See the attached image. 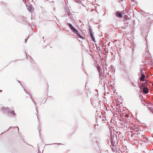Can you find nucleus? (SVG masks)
<instances>
[{"mask_svg":"<svg viewBox=\"0 0 153 153\" xmlns=\"http://www.w3.org/2000/svg\"><path fill=\"white\" fill-rule=\"evenodd\" d=\"M22 1L24 2V0H22Z\"/></svg>","mask_w":153,"mask_h":153,"instance_id":"31","label":"nucleus"},{"mask_svg":"<svg viewBox=\"0 0 153 153\" xmlns=\"http://www.w3.org/2000/svg\"><path fill=\"white\" fill-rule=\"evenodd\" d=\"M55 9V7H54V10Z\"/></svg>","mask_w":153,"mask_h":153,"instance_id":"28","label":"nucleus"},{"mask_svg":"<svg viewBox=\"0 0 153 153\" xmlns=\"http://www.w3.org/2000/svg\"><path fill=\"white\" fill-rule=\"evenodd\" d=\"M43 39H44V37H43L42 38Z\"/></svg>","mask_w":153,"mask_h":153,"instance_id":"32","label":"nucleus"},{"mask_svg":"<svg viewBox=\"0 0 153 153\" xmlns=\"http://www.w3.org/2000/svg\"><path fill=\"white\" fill-rule=\"evenodd\" d=\"M18 82H19V83H20V81H18Z\"/></svg>","mask_w":153,"mask_h":153,"instance_id":"26","label":"nucleus"},{"mask_svg":"<svg viewBox=\"0 0 153 153\" xmlns=\"http://www.w3.org/2000/svg\"><path fill=\"white\" fill-rule=\"evenodd\" d=\"M139 82V80H137V82Z\"/></svg>","mask_w":153,"mask_h":153,"instance_id":"27","label":"nucleus"},{"mask_svg":"<svg viewBox=\"0 0 153 153\" xmlns=\"http://www.w3.org/2000/svg\"><path fill=\"white\" fill-rule=\"evenodd\" d=\"M67 25L68 26L71 30L74 32V31L77 32L76 29L70 23H67Z\"/></svg>","mask_w":153,"mask_h":153,"instance_id":"1","label":"nucleus"},{"mask_svg":"<svg viewBox=\"0 0 153 153\" xmlns=\"http://www.w3.org/2000/svg\"><path fill=\"white\" fill-rule=\"evenodd\" d=\"M89 30L90 33H92L91 27L90 26L89 27Z\"/></svg>","mask_w":153,"mask_h":153,"instance_id":"14","label":"nucleus"},{"mask_svg":"<svg viewBox=\"0 0 153 153\" xmlns=\"http://www.w3.org/2000/svg\"><path fill=\"white\" fill-rule=\"evenodd\" d=\"M54 2L53 1H51V3H52V6L54 7Z\"/></svg>","mask_w":153,"mask_h":153,"instance_id":"18","label":"nucleus"},{"mask_svg":"<svg viewBox=\"0 0 153 153\" xmlns=\"http://www.w3.org/2000/svg\"><path fill=\"white\" fill-rule=\"evenodd\" d=\"M90 33V35L92 39V41L95 42V38L93 34L92 33Z\"/></svg>","mask_w":153,"mask_h":153,"instance_id":"8","label":"nucleus"},{"mask_svg":"<svg viewBox=\"0 0 153 153\" xmlns=\"http://www.w3.org/2000/svg\"><path fill=\"white\" fill-rule=\"evenodd\" d=\"M145 75L143 74L142 73L141 76L140 78V81H144L146 80H145L144 79V78L145 77Z\"/></svg>","mask_w":153,"mask_h":153,"instance_id":"5","label":"nucleus"},{"mask_svg":"<svg viewBox=\"0 0 153 153\" xmlns=\"http://www.w3.org/2000/svg\"><path fill=\"white\" fill-rule=\"evenodd\" d=\"M17 128H18V131H19V127H17Z\"/></svg>","mask_w":153,"mask_h":153,"instance_id":"24","label":"nucleus"},{"mask_svg":"<svg viewBox=\"0 0 153 153\" xmlns=\"http://www.w3.org/2000/svg\"><path fill=\"white\" fill-rule=\"evenodd\" d=\"M76 31H77V32L74 31V33L76 35H77V36L79 38L84 39V38L82 36L80 35L78 31L77 30H76Z\"/></svg>","mask_w":153,"mask_h":153,"instance_id":"4","label":"nucleus"},{"mask_svg":"<svg viewBox=\"0 0 153 153\" xmlns=\"http://www.w3.org/2000/svg\"><path fill=\"white\" fill-rule=\"evenodd\" d=\"M97 69L99 73L100 76L101 74V73L102 72V70L101 69L100 67V66H98L97 67Z\"/></svg>","mask_w":153,"mask_h":153,"instance_id":"9","label":"nucleus"},{"mask_svg":"<svg viewBox=\"0 0 153 153\" xmlns=\"http://www.w3.org/2000/svg\"><path fill=\"white\" fill-rule=\"evenodd\" d=\"M130 81L131 82V83L132 86L134 87H136V86L135 85V83L134 82L133 80L132 79L130 80Z\"/></svg>","mask_w":153,"mask_h":153,"instance_id":"11","label":"nucleus"},{"mask_svg":"<svg viewBox=\"0 0 153 153\" xmlns=\"http://www.w3.org/2000/svg\"><path fill=\"white\" fill-rule=\"evenodd\" d=\"M146 83H142L141 84V86L142 87H146L145 86Z\"/></svg>","mask_w":153,"mask_h":153,"instance_id":"15","label":"nucleus"},{"mask_svg":"<svg viewBox=\"0 0 153 153\" xmlns=\"http://www.w3.org/2000/svg\"><path fill=\"white\" fill-rule=\"evenodd\" d=\"M114 68L113 67L111 66L110 68V70L108 71V74H109V73H111L112 72V71L113 70Z\"/></svg>","mask_w":153,"mask_h":153,"instance_id":"12","label":"nucleus"},{"mask_svg":"<svg viewBox=\"0 0 153 153\" xmlns=\"http://www.w3.org/2000/svg\"><path fill=\"white\" fill-rule=\"evenodd\" d=\"M28 56H29L30 57V56L29 55H28Z\"/></svg>","mask_w":153,"mask_h":153,"instance_id":"29","label":"nucleus"},{"mask_svg":"<svg viewBox=\"0 0 153 153\" xmlns=\"http://www.w3.org/2000/svg\"><path fill=\"white\" fill-rule=\"evenodd\" d=\"M10 114H15V112L13 111H10Z\"/></svg>","mask_w":153,"mask_h":153,"instance_id":"17","label":"nucleus"},{"mask_svg":"<svg viewBox=\"0 0 153 153\" xmlns=\"http://www.w3.org/2000/svg\"><path fill=\"white\" fill-rule=\"evenodd\" d=\"M96 46H97V49L98 51H101V48H100V47H97V46L96 45V44H95Z\"/></svg>","mask_w":153,"mask_h":153,"instance_id":"16","label":"nucleus"},{"mask_svg":"<svg viewBox=\"0 0 153 153\" xmlns=\"http://www.w3.org/2000/svg\"><path fill=\"white\" fill-rule=\"evenodd\" d=\"M24 90L25 91V92L27 94H28L30 96V98L32 100V97H31V94L30 93H29V92H27L26 90H25V88H24Z\"/></svg>","mask_w":153,"mask_h":153,"instance_id":"13","label":"nucleus"},{"mask_svg":"<svg viewBox=\"0 0 153 153\" xmlns=\"http://www.w3.org/2000/svg\"><path fill=\"white\" fill-rule=\"evenodd\" d=\"M21 85L23 87L22 85L21 84Z\"/></svg>","mask_w":153,"mask_h":153,"instance_id":"30","label":"nucleus"},{"mask_svg":"<svg viewBox=\"0 0 153 153\" xmlns=\"http://www.w3.org/2000/svg\"><path fill=\"white\" fill-rule=\"evenodd\" d=\"M32 101H33L34 102V103L35 105V102H34V101L33 100H32Z\"/></svg>","mask_w":153,"mask_h":153,"instance_id":"23","label":"nucleus"},{"mask_svg":"<svg viewBox=\"0 0 153 153\" xmlns=\"http://www.w3.org/2000/svg\"><path fill=\"white\" fill-rule=\"evenodd\" d=\"M28 10L30 12H32L33 11V7L31 5H30L28 7Z\"/></svg>","mask_w":153,"mask_h":153,"instance_id":"6","label":"nucleus"},{"mask_svg":"<svg viewBox=\"0 0 153 153\" xmlns=\"http://www.w3.org/2000/svg\"><path fill=\"white\" fill-rule=\"evenodd\" d=\"M124 25L127 26V27H128V24L127 23H124Z\"/></svg>","mask_w":153,"mask_h":153,"instance_id":"19","label":"nucleus"},{"mask_svg":"<svg viewBox=\"0 0 153 153\" xmlns=\"http://www.w3.org/2000/svg\"><path fill=\"white\" fill-rule=\"evenodd\" d=\"M152 113H153V111H152Z\"/></svg>","mask_w":153,"mask_h":153,"instance_id":"33","label":"nucleus"},{"mask_svg":"<svg viewBox=\"0 0 153 153\" xmlns=\"http://www.w3.org/2000/svg\"><path fill=\"white\" fill-rule=\"evenodd\" d=\"M124 19L126 20H128L129 19V18L128 17V16L127 15H125L124 16Z\"/></svg>","mask_w":153,"mask_h":153,"instance_id":"10","label":"nucleus"},{"mask_svg":"<svg viewBox=\"0 0 153 153\" xmlns=\"http://www.w3.org/2000/svg\"><path fill=\"white\" fill-rule=\"evenodd\" d=\"M140 72H141V75L142 74H142H144V73H143V70L142 69H141L140 70Z\"/></svg>","mask_w":153,"mask_h":153,"instance_id":"20","label":"nucleus"},{"mask_svg":"<svg viewBox=\"0 0 153 153\" xmlns=\"http://www.w3.org/2000/svg\"><path fill=\"white\" fill-rule=\"evenodd\" d=\"M27 40V39H25V43H26Z\"/></svg>","mask_w":153,"mask_h":153,"instance_id":"22","label":"nucleus"},{"mask_svg":"<svg viewBox=\"0 0 153 153\" xmlns=\"http://www.w3.org/2000/svg\"><path fill=\"white\" fill-rule=\"evenodd\" d=\"M3 111L6 113L8 114H10V110H8L7 108H2Z\"/></svg>","mask_w":153,"mask_h":153,"instance_id":"7","label":"nucleus"},{"mask_svg":"<svg viewBox=\"0 0 153 153\" xmlns=\"http://www.w3.org/2000/svg\"><path fill=\"white\" fill-rule=\"evenodd\" d=\"M115 15L117 17L119 18H121L122 16L121 12L119 11H116Z\"/></svg>","mask_w":153,"mask_h":153,"instance_id":"3","label":"nucleus"},{"mask_svg":"<svg viewBox=\"0 0 153 153\" xmlns=\"http://www.w3.org/2000/svg\"><path fill=\"white\" fill-rule=\"evenodd\" d=\"M140 89L142 90L143 93L145 94H147L149 92V89L146 87H144L143 88L140 87Z\"/></svg>","mask_w":153,"mask_h":153,"instance_id":"2","label":"nucleus"},{"mask_svg":"<svg viewBox=\"0 0 153 153\" xmlns=\"http://www.w3.org/2000/svg\"><path fill=\"white\" fill-rule=\"evenodd\" d=\"M13 128V127H10L7 130V131H8V130H9L10 128Z\"/></svg>","mask_w":153,"mask_h":153,"instance_id":"21","label":"nucleus"},{"mask_svg":"<svg viewBox=\"0 0 153 153\" xmlns=\"http://www.w3.org/2000/svg\"><path fill=\"white\" fill-rule=\"evenodd\" d=\"M2 92V91L1 90H0V92Z\"/></svg>","mask_w":153,"mask_h":153,"instance_id":"25","label":"nucleus"}]
</instances>
